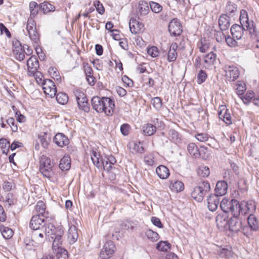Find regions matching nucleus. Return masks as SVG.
Returning a JSON list of instances; mask_svg holds the SVG:
<instances>
[{
  "instance_id": "obj_1",
  "label": "nucleus",
  "mask_w": 259,
  "mask_h": 259,
  "mask_svg": "<svg viewBox=\"0 0 259 259\" xmlns=\"http://www.w3.org/2000/svg\"><path fill=\"white\" fill-rule=\"evenodd\" d=\"M38 7L39 8V5L36 2L32 1L29 3L30 16L28 19L26 27L30 38L36 45H38L40 42V35L36 28V24L34 18L38 14Z\"/></svg>"
},
{
  "instance_id": "obj_2",
  "label": "nucleus",
  "mask_w": 259,
  "mask_h": 259,
  "mask_svg": "<svg viewBox=\"0 0 259 259\" xmlns=\"http://www.w3.org/2000/svg\"><path fill=\"white\" fill-rule=\"evenodd\" d=\"M54 219V217L51 215L49 211L41 212L37 215H33L30 223V227L31 229L34 230L33 232L32 236L35 239H38V237L42 239L44 238L43 232H40L39 230L41 226L42 229L45 231V228L46 226L44 227L42 225L44 223L51 224L50 222Z\"/></svg>"
},
{
  "instance_id": "obj_3",
  "label": "nucleus",
  "mask_w": 259,
  "mask_h": 259,
  "mask_svg": "<svg viewBox=\"0 0 259 259\" xmlns=\"http://www.w3.org/2000/svg\"><path fill=\"white\" fill-rule=\"evenodd\" d=\"M45 234L53 240L52 249L55 251L65 250L62 247L64 230L62 226L55 227L53 224H48L45 228Z\"/></svg>"
},
{
  "instance_id": "obj_4",
  "label": "nucleus",
  "mask_w": 259,
  "mask_h": 259,
  "mask_svg": "<svg viewBox=\"0 0 259 259\" xmlns=\"http://www.w3.org/2000/svg\"><path fill=\"white\" fill-rule=\"evenodd\" d=\"M94 109L99 113H104L107 116L112 115L115 109V101L111 98L94 97L91 100Z\"/></svg>"
},
{
  "instance_id": "obj_5",
  "label": "nucleus",
  "mask_w": 259,
  "mask_h": 259,
  "mask_svg": "<svg viewBox=\"0 0 259 259\" xmlns=\"http://www.w3.org/2000/svg\"><path fill=\"white\" fill-rule=\"evenodd\" d=\"M220 207L222 210H255L256 205L253 200L243 201L239 203L236 199L229 201V199L224 198L220 203Z\"/></svg>"
},
{
  "instance_id": "obj_6",
  "label": "nucleus",
  "mask_w": 259,
  "mask_h": 259,
  "mask_svg": "<svg viewBox=\"0 0 259 259\" xmlns=\"http://www.w3.org/2000/svg\"><path fill=\"white\" fill-rule=\"evenodd\" d=\"M39 171L44 178L53 181L56 178L54 164L50 157L46 155H42L39 159Z\"/></svg>"
},
{
  "instance_id": "obj_7",
  "label": "nucleus",
  "mask_w": 259,
  "mask_h": 259,
  "mask_svg": "<svg viewBox=\"0 0 259 259\" xmlns=\"http://www.w3.org/2000/svg\"><path fill=\"white\" fill-rule=\"evenodd\" d=\"M210 189L209 183L206 181H202L193 188L191 193V197L197 202H201Z\"/></svg>"
},
{
  "instance_id": "obj_8",
  "label": "nucleus",
  "mask_w": 259,
  "mask_h": 259,
  "mask_svg": "<svg viewBox=\"0 0 259 259\" xmlns=\"http://www.w3.org/2000/svg\"><path fill=\"white\" fill-rule=\"evenodd\" d=\"M224 79L226 82L236 81L239 77L240 71L238 67L233 64L225 65L223 68Z\"/></svg>"
},
{
  "instance_id": "obj_9",
  "label": "nucleus",
  "mask_w": 259,
  "mask_h": 259,
  "mask_svg": "<svg viewBox=\"0 0 259 259\" xmlns=\"http://www.w3.org/2000/svg\"><path fill=\"white\" fill-rule=\"evenodd\" d=\"M129 27L131 33L134 34L143 33L145 30L144 24L139 21V18L137 19L134 17L130 19Z\"/></svg>"
},
{
  "instance_id": "obj_10",
  "label": "nucleus",
  "mask_w": 259,
  "mask_h": 259,
  "mask_svg": "<svg viewBox=\"0 0 259 259\" xmlns=\"http://www.w3.org/2000/svg\"><path fill=\"white\" fill-rule=\"evenodd\" d=\"M230 211H221L216 217V223L218 228L221 231L228 230L229 223V212Z\"/></svg>"
},
{
  "instance_id": "obj_11",
  "label": "nucleus",
  "mask_w": 259,
  "mask_h": 259,
  "mask_svg": "<svg viewBox=\"0 0 259 259\" xmlns=\"http://www.w3.org/2000/svg\"><path fill=\"white\" fill-rule=\"evenodd\" d=\"M115 245L112 241L106 242L100 252L101 259H107L111 257L115 252Z\"/></svg>"
},
{
  "instance_id": "obj_12",
  "label": "nucleus",
  "mask_w": 259,
  "mask_h": 259,
  "mask_svg": "<svg viewBox=\"0 0 259 259\" xmlns=\"http://www.w3.org/2000/svg\"><path fill=\"white\" fill-rule=\"evenodd\" d=\"M219 118L222 120L227 125L232 123V118L229 109L226 105H220L218 108Z\"/></svg>"
},
{
  "instance_id": "obj_13",
  "label": "nucleus",
  "mask_w": 259,
  "mask_h": 259,
  "mask_svg": "<svg viewBox=\"0 0 259 259\" xmlns=\"http://www.w3.org/2000/svg\"><path fill=\"white\" fill-rule=\"evenodd\" d=\"M239 20L241 25L245 27L247 30L251 33L254 32V22L253 21H249L248 13L246 10H241Z\"/></svg>"
},
{
  "instance_id": "obj_14",
  "label": "nucleus",
  "mask_w": 259,
  "mask_h": 259,
  "mask_svg": "<svg viewBox=\"0 0 259 259\" xmlns=\"http://www.w3.org/2000/svg\"><path fill=\"white\" fill-rule=\"evenodd\" d=\"M168 31L171 35L179 36L183 32L182 26L177 18L172 19L168 25Z\"/></svg>"
},
{
  "instance_id": "obj_15",
  "label": "nucleus",
  "mask_w": 259,
  "mask_h": 259,
  "mask_svg": "<svg viewBox=\"0 0 259 259\" xmlns=\"http://www.w3.org/2000/svg\"><path fill=\"white\" fill-rule=\"evenodd\" d=\"M42 89L46 95L51 98L56 96L57 93V88L55 83L50 79H46L42 83Z\"/></svg>"
},
{
  "instance_id": "obj_16",
  "label": "nucleus",
  "mask_w": 259,
  "mask_h": 259,
  "mask_svg": "<svg viewBox=\"0 0 259 259\" xmlns=\"http://www.w3.org/2000/svg\"><path fill=\"white\" fill-rule=\"evenodd\" d=\"M90 156L94 165L98 168L102 167L104 159L100 152L97 148H93L90 152Z\"/></svg>"
},
{
  "instance_id": "obj_17",
  "label": "nucleus",
  "mask_w": 259,
  "mask_h": 259,
  "mask_svg": "<svg viewBox=\"0 0 259 259\" xmlns=\"http://www.w3.org/2000/svg\"><path fill=\"white\" fill-rule=\"evenodd\" d=\"M27 74L32 73L33 71H36L39 67V62L37 57L35 55H32L27 61Z\"/></svg>"
},
{
  "instance_id": "obj_18",
  "label": "nucleus",
  "mask_w": 259,
  "mask_h": 259,
  "mask_svg": "<svg viewBox=\"0 0 259 259\" xmlns=\"http://www.w3.org/2000/svg\"><path fill=\"white\" fill-rule=\"evenodd\" d=\"M228 187V184L225 181L218 182L214 189L215 195L217 196L225 195L227 192Z\"/></svg>"
},
{
  "instance_id": "obj_19",
  "label": "nucleus",
  "mask_w": 259,
  "mask_h": 259,
  "mask_svg": "<svg viewBox=\"0 0 259 259\" xmlns=\"http://www.w3.org/2000/svg\"><path fill=\"white\" fill-rule=\"evenodd\" d=\"M150 12L149 4L145 1L140 0L138 3L137 12L140 16H145Z\"/></svg>"
},
{
  "instance_id": "obj_20",
  "label": "nucleus",
  "mask_w": 259,
  "mask_h": 259,
  "mask_svg": "<svg viewBox=\"0 0 259 259\" xmlns=\"http://www.w3.org/2000/svg\"><path fill=\"white\" fill-rule=\"evenodd\" d=\"M168 187L171 192L175 193L181 192L185 189L184 183L182 181L177 180H170Z\"/></svg>"
},
{
  "instance_id": "obj_21",
  "label": "nucleus",
  "mask_w": 259,
  "mask_h": 259,
  "mask_svg": "<svg viewBox=\"0 0 259 259\" xmlns=\"http://www.w3.org/2000/svg\"><path fill=\"white\" fill-rule=\"evenodd\" d=\"M158 177L162 180H165L170 176V170L167 167L164 165H159L155 169Z\"/></svg>"
},
{
  "instance_id": "obj_22",
  "label": "nucleus",
  "mask_w": 259,
  "mask_h": 259,
  "mask_svg": "<svg viewBox=\"0 0 259 259\" xmlns=\"http://www.w3.org/2000/svg\"><path fill=\"white\" fill-rule=\"evenodd\" d=\"M245 27L238 24L233 25L231 28V32L232 36L237 40L242 38L244 34Z\"/></svg>"
},
{
  "instance_id": "obj_23",
  "label": "nucleus",
  "mask_w": 259,
  "mask_h": 259,
  "mask_svg": "<svg viewBox=\"0 0 259 259\" xmlns=\"http://www.w3.org/2000/svg\"><path fill=\"white\" fill-rule=\"evenodd\" d=\"M54 143L60 147L67 146L69 143L68 138L62 133L57 134L54 138Z\"/></svg>"
},
{
  "instance_id": "obj_24",
  "label": "nucleus",
  "mask_w": 259,
  "mask_h": 259,
  "mask_svg": "<svg viewBox=\"0 0 259 259\" xmlns=\"http://www.w3.org/2000/svg\"><path fill=\"white\" fill-rule=\"evenodd\" d=\"M178 48V44L176 42H172L170 45L167 53V61L168 62H174L176 60L178 57V53L177 51Z\"/></svg>"
},
{
  "instance_id": "obj_25",
  "label": "nucleus",
  "mask_w": 259,
  "mask_h": 259,
  "mask_svg": "<svg viewBox=\"0 0 259 259\" xmlns=\"http://www.w3.org/2000/svg\"><path fill=\"white\" fill-rule=\"evenodd\" d=\"M241 223L238 219L231 218L229 220L228 229L230 231L237 233L241 228Z\"/></svg>"
},
{
  "instance_id": "obj_26",
  "label": "nucleus",
  "mask_w": 259,
  "mask_h": 259,
  "mask_svg": "<svg viewBox=\"0 0 259 259\" xmlns=\"http://www.w3.org/2000/svg\"><path fill=\"white\" fill-rule=\"evenodd\" d=\"M116 163V160L115 157L111 155L109 156L108 157H107L106 158V160L104 159V161H103L102 167H103L105 170H106L107 171L109 172L113 169V166Z\"/></svg>"
},
{
  "instance_id": "obj_27",
  "label": "nucleus",
  "mask_w": 259,
  "mask_h": 259,
  "mask_svg": "<svg viewBox=\"0 0 259 259\" xmlns=\"http://www.w3.org/2000/svg\"><path fill=\"white\" fill-rule=\"evenodd\" d=\"M217 55L213 52H210L204 57V65L205 68H208L209 67L214 64L216 61Z\"/></svg>"
},
{
  "instance_id": "obj_28",
  "label": "nucleus",
  "mask_w": 259,
  "mask_h": 259,
  "mask_svg": "<svg viewBox=\"0 0 259 259\" xmlns=\"http://www.w3.org/2000/svg\"><path fill=\"white\" fill-rule=\"evenodd\" d=\"M77 229L74 225L70 226L68 231V239L70 244H73L78 239Z\"/></svg>"
},
{
  "instance_id": "obj_29",
  "label": "nucleus",
  "mask_w": 259,
  "mask_h": 259,
  "mask_svg": "<svg viewBox=\"0 0 259 259\" xmlns=\"http://www.w3.org/2000/svg\"><path fill=\"white\" fill-rule=\"evenodd\" d=\"M2 201L4 202L5 207L8 208H11L17 203V198L11 193H8L6 197L5 200L3 199Z\"/></svg>"
},
{
  "instance_id": "obj_30",
  "label": "nucleus",
  "mask_w": 259,
  "mask_h": 259,
  "mask_svg": "<svg viewBox=\"0 0 259 259\" xmlns=\"http://www.w3.org/2000/svg\"><path fill=\"white\" fill-rule=\"evenodd\" d=\"M130 150L133 154L143 153L145 150L140 141L134 142L130 145Z\"/></svg>"
},
{
  "instance_id": "obj_31",
  "label": "nucleus",
  "mask_w": 259,
  "mask_h": 259,
  "mask_svg": "<svg viewBox=\"0 0 259 259\" xmlns=\"http://www.w3.org/2000/svg\"><path fill=\"white\" fill-rule=\"evenodd\" d=\"M156 127L151 123H146L142 126L143 134L146 136L153 135L156 133Z\"/></svg>"
},
{
  "instance_id": "obj_32",
  "label": "nucleus",
  "mask_w": 259,
  "mask_h": 259,
  "mask_svg": "<svg viewBox=\"0 0 259 259\" xmlns=\"http://www.w3.org/2000/svg\"><path fill=\"white\" fill-rule=\"evenodd\" d=\"M38 139L41 146L45 149L48 148L51 140L50 134L47 132L41 133L38 136Z\"/></svg>"
},
{
  "instance_id": "obj_33",
  "label": "nucleus",
  "mask_w": 259,
  "mask_h": 259,
  "mask_svg": "<svg viewBox=\"0 0 259 259\" xmlns=\"http://www.w3.org/2000/svg\"><path fill=\"white\" fill-rule=\"evenodd\" d=\"M219 26L221 30H227L230 26L229 17L226 14L221 15L219 19Z\"/></svg>"
},
{
  "instance_id": "obj_34",
  "label": "nucleus",
  "mask_w": 259,
  "mask_h": 259,
  "mask_svg": "<svg viewBox=\"0 0 259 259\" xmlns=\"http://www.w3.org/2000/svg\"><path fill=\"white\" fill-rule=\"evenodd\" d=\"M220 203L217 196H210L207 199V207L209 210H216Z\"/></svg>"
},
{
  "instance_id": "obj_35",
  "label": "nucleus",
  "mask_w": 259,
  "mask_h": 259,
  "mask_svg": "<svg viewBox=\"0 0 259 259\" xmlns=\"http://www.w3.org/2000/svg\"><path fill=\"white\" fill-rule=\"evenodd\" d=\"M197 46L200 52L205 53L208 51L210 46V42L209 40L205 38H201L197 43Z\"/></svg>"
},
{
  "instance_id": "obj_36",
  "label": "nucleus",
  "mask_w": 259,
  "mask_h": 259,
  "mask_svg": "<svg viewBox=\"0 0 259 259\" xmlns=\"http://www.w3.org/2000/svg\"><path fill=\"white\" fill-rule=\"evenodd\" d=\"M48 73L50 76L56 81L60 82L62 79V77L60 75V72L56 67L54 66H50L48 70Z\"/></svg>"
},
{
  "instance_id": "obj_37",
  "label": "nucleus",
  "mask_w": 259,
  "mask_h": 259,
  "mask_svg": "<svg viewBox=\"0 0 259 259\" xmlns=\"http://www.w3.org/2000/svg\"><path fill=\"white\" fill-rule=\"evenodd\" d=\"M71 167V159L68 155H65L60 160L59 167L62 170H67Z\"/></svg>"
},
{
  "instance_id": "obj_38",
  "label": "nucleus",
  "mask_w": 259,
  "mask_h": 259,
  "mask_svg": "<svg viewBox=\"0 0 259 259\" xmlns=\"http://www.w3.org/2000/svg\"><path fill=\"white\" fill-rule=\"evenodd\" d=\"M39 7L45 14L54 12L56 9L55 7L48 2H44L40 4Z\"/></svg>"
},
{
  "instance_id": "obj_39",
  "label": "nucleus",
  "mask_w": 259,
  "mask_h": 259,
  "mask_svg": "<svg viewBox=\"0 0 259 259\" xmlns=\"http://www.w3.org/2000/svg\"><path fill=\"white\" fill-rule=\"evenodd\" d=\"M248 224L253 231H256L259 229L258 221L253 214H251L248 216Z\"/></svg>"
},
{
  "instance_id": "obj_40",
  "label": "nucleus",
  "mask_w": 259,
  "mask_h": 259,
  "mask_svg": "<svg viewBox=\"0 0 259 259\" xmlns=\"http://www.w3.org/2000/svg\"><path fill=\"white\" fill-rule=\"evenodd\" d=\"M187 150L191 155L195 158L199 157L200 152L197 146L194 143H189L187 146Z\"/></svg>"
},
{
  "instance_id": "obj_41",
  "label": "nucleus",
  "mask_w": 259,
  "mask_h": 259,
  "mask_svg": "<svg viewBox=\"0 0 259 259\" xmlns=\"http://www.w3.org/2000/svg\"><path fill=\"white\" fill-rule=\"evenodd\" d=\"M145 163L150 166H152L156 164V158L155 154L153 152L146 154L144 158Z\"/></svg>"
},
{
  "instance_id": "obj_42",
  "label": "nucleus",
  "mask_w": 259,
  "mask_h": 259,
  "mask_svg": "<svg viewBox=\"0 0 259 259\" xmlns=\"http://www.w3.org/2000/svg\"><path fill=\"white\" fill-rule=\"evenodd\" d=\"M218 254L222 257L228 258L232 256L233 252L231 247L228 248H220L218 250Z\"/></svg>"
},
{
  "instance_id": "obj_43",
  "label": "nucleus",
  "mask_w": 259,
  "mask_h": 259,
  "mask_svg": "<svg viewBox=\"0 0 259 259\" xmlns=\"http://www.w3.org/2000/svg\"><path fill=\"white\" fill-rule=\"evenodd\" d=\"M27 75L29 76L34 77L35 80L38 84L42 85V83H44V81L45 80V79H44L43 74L38 70H36V71H33L32 73H29Z\"/></svg>"
},
{
  "instance_id": "obj_44",
  "label": "nucleus",
  "mask_w": 259,
  "mask_h": 259,
  "mask_svg": "<svg viewBox=\"0 0 259 259\" xmlns=\"http://www.w3.org/2000/svg\"><path fill=\"white\" fill-rule=\"evenodd\" d=\"M0 148L4 154H7L10 148V142L6 138H0Z\"/></svg>"
},
{
  "instance_id": "obj_45",
  "label": "nucleus",
  "mask_w": 259,
  "mask_h": 259,
  "mask_svg": "<svg viewBox=\"0 0 259 259\" xmlns=\"http://www.w3.org/2000/svg\"><path fill=\"white\" fill-rule=\"evenodd\" d=\"M171 245L167 241H160L156 245V248L160 251H167L170 248Z\"/></svg>"
},
{
  "instance_id": "obj_46",
  "label": "nucleus",
  "mask_w": 259,
  "mask_h": 259,
  "mask_svg": "<svg viewBox=\"0 0 259 259\" xmlns=\"http://www.w3.org/2000/svg\"><path fill=\"white\" fill-rule=\"evenodd\" d=\"M56 95V100L58 103L65 105L68 102V96L66 94L59 92Z\"/></svg>"
},
{
  "instance_id": "obj_47",
  "label": "nucleus",
  "mask_w": 259,
  "mask_h": 259,
  "mask_svg": "<svg viewBox=\"0 0 259 259\" xmlns=\"http://www.w3.org/2000/svg\"><path fill=\"white\" fill-rule=\"evenodd\" d=\"M0 231L3 237L6 239H10L13 235V230L8 227H1Z\"/></svg>"
},
{
  "instance_id": "obj_48",
  "label": "nucleus",
  "mask_w": 259,
  "mask_h": 259,
  "mask_svg": "<svg viewBox=\"0 0 259 259\" xmlns=\"http://www.w3.org/2000/svg\"><path fill=\"white\" fill-rule=\"evenodd\" d=\"M147 237L152 242H156L159 239V234L151 229H148L145 232Z\"/></svg>"
},
{
  "instance_id": "obj_49",
  "label": "nucleus",
  "mask_w": 259,
  "mask_h": 259,
  "mask_svg": "<svg viewBox=\"0 0 259 259\" xmlns=\"http://www.w3.org/2000/svg\"><path fill=\"white\" fill-rule=\"evenodd\" d=\"M13 53L15 58L17 60L19 61H22L24 59V49H23V48L13 50Z\"/></svg>"
},
{
  "instance_id": "obj_50",
  "label": "nucleus",
  "mask_w": 259,
  "mask_h": 259,
  "mask_svg": "<svg viewBox=\"0 0 259 259\" xmlns=\"http://www.w3.org/2000/svg\"><path fill=\"white\" fill-rule=\"evenodd\" d=\"M240 98L245 104H247L252 100L254 99L255 94L253 91H248L244 96H242Z\"/></svg>"
},
{
  "instance_id": "obj_51",
  "label": "nucleus",
  "mask_w": 259,
  "mask_h": 259,
  "mask_svg": "<svg viewBox=\"0 0 259 259\" xmlns=\"http://www.w3.org/2000/svg\"><path fill=\"white\" fill-rule=\"evenodd\" d=\"M6 122L9 126L10 127L11 131L13 132H17L18 127L17 123L15 122V119L13 117H9L7 120Z\"/></svg>"
},
{
  "instance_id": "obj_52",
  "label": "nucleus",
  "mask_w": 259,
  "mask_h": 259,
  "mask_svg": "<svg viewBox=\"0 0 259 259\" xmlns=\"http://www.w3.org/2000/svg\"><path fill=\"white\" fill-rule=\"evenodd\" d=\"M207 78L206 72L203 70H200L197 75V82L201 84L205 81Z\"/></svg>"
},
{
  "instance_id": "obj_53",
  "label": "nucleus",
  "mask_w": 259,
  "mask_h": 259,
  "mask_svg": "<svg viewBox=\"0 0 259 259\" xmlns=\"http://www.w3.org/2000/svg\"><path fill=\"white\" fill-rule=\"evenodd\" d=\"M195 138L200 142H205L208 141L209 135L205 133H197L195 136Z\"/></svg>"
},
{
  "instance_id": "obj_54",
  "label": "nucleus",
  "mask_w": 259,
  "mask_h": 259,
  "mask_svg": "<svg viewBox=\"0 0 259 259\" xmlns=\"http://www.w3.org/2000/svg\"><path fill=\"white\" fill-rule=\"evenodd\" d=\"M197 174L200 177H207L210 174L209 169L207 166H200L197 170Z\"/></svg>"
},
{
  "instance_id": "obj_55",
  "label": "nucleus",
  "mask_w": 259,
  "mask_h": 259,
  "mask_svg": "<svg viewBox=\"0 0 259 259\" xmlns=\"http://www.w3.org/2000/svg\"><path fill=\"white\" fill-rule=\"evenodd\" d=\"M151 104L157 110H160L162 106V99L160 97H155L152 99Z\"/></svg>"
},
{
  "instance_id": "obj_56",
  "label": "nucleus",
  "mask_w": 259,
  "mask_h": 259,
  "mask_svg": "<svg viewBox=\"0 0 259 259\" xmlns=\"http://www.w3.org/2000/svg\"><path fill=\"white\" fill-rule=\"evenodd\" d=\"M15 188V184L11 181H5L3 184V189L6 192H10Z\"/></svg>"
},
{
  "instance_id": "obj_57",
  "label": "nucleus",
  "mask_w": 259,
  "mask_h": 259,
  "mask_svg": "<svg viewBox=\"0 0 259 259\" xmlns=\"http://www.w3.org/2000/svg\"><path fill=\"white\" fill-rule=\"evenodd\" d=\"M235 90L239 96H242L246 90L245 84L243 82H238L236 84Z\"/></svg>"
},
{
  "instance_id": "obj_58",
  "label": "nucleus",
  "mask_w": 259,
  "mask_h": 259,
  "mask_svg": "<svg viewBox=\"0 0 259 259\" xmlns=\"http://www.w3.org/2000/svg\"><path fill=\"white\" fill-rule=\"evenodd\" d=\"M149 6L152 11L155 13H158L160 12L162 9V7L158 3L151 2L149 3Z\"/></svg>"
},
{
  "instance_id": "obj_59",
  "label": "nucleus",
  "mask_w": 259,
  "mask_h": 259,
  "mask_svg": "<svg viewBox=\"0 0 259 259\" xmlns=\"http://www.w3.org/2000/svg\"><path fill=\"white\" fill-rule=\"evenodd\" d=\"M147 53L152 57H156L159 55V51L158 48L155 46H152L147 49Z\"/></svg>"
},
{
  "instance_id": "obj_60",
  "label": "nucleus",
  "mask_w": 259,
  "mask_h": 259,
  "mask_svg": "<svg viewBox=\"0 0 259 259\" xmlns=\"http://www.w3.org/2000/svg\"><path fill=\"white\" fill-rule=\"evenodd\" d=\"M253 28H254V32L252 33L249 32V33L251 37L256 41V47L259 48V31L256 30L254 24L253 25Z\"/></svg>"
},
{
  "instance_id": "obj_61",
  "label": "nucleus",
  "mask_w": 259,
  "mask_h": 259,
  "mask_svg": "<svg viewBox=\"0 0 259 259\" xmlns=\"http://www.w3.org/2000/svg\"><path fill=\"white\" fill-rule=\"evenodd\" d=\"M225 11L226 12L229 14L234 13L237 11L236 5L232 4L231 2L228 3L226 7Z\"/></svg>"
},
{
  "instance_id": "obj_62",
  "label": "nucleus",
  "mask_w": 259,
  "mask_h": 259,
  "mask_svg": "<svg viewBox=\"0 0 259 259\" xmlns=\"http://www.w3.org/2000/svg\"><path fill=\"white\" fill-rule=\"evenodd\" d=\"M82 66L86 76L94 74L93 70L87 62H83Z\"/></svg>"
},
{
  "instance_id": "obj_63",
  "label": "nucleus",
  "mask_w": 259,
  "mask_h": 259,
  "mask_svg": "<svg viewBox=\"0 0 259 259\" xmlns=\"http://www.w3.org/2000/svg\"><path fill=\"white\" fill-rule=\"evenodd\" d=\"M94 6L96 9V10L99 14H104V13L105 12V9L103 5L99 1H96L95 2Z\"/></svg>"
},
{
  "instance_id": "obj_64",
  "label": "nucleus",
  "mask_w": 259,
  "mask_h": 259,
  "mask_svg": "<svg viewBox=\"0 0 259 259\" xmlns=\"http://www.w3.org/2000/svg\"><path fill=\"white\" fill-rule=\"evenodd\" d=\"M56 253V259H67V250H63L61 251H55Z\"/></svg>"
}]
</instances>
